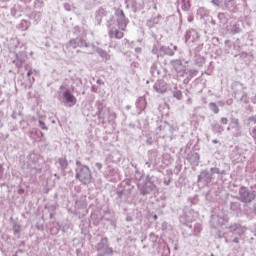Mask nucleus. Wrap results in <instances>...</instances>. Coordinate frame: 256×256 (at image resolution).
I'll return each instance as SVG.
<instances>
[{"label": "nucleus", "mask_w": 256, "mask_h": 256, "mask_svg": "<svg viewBox=\"0 0 256 256\" xmlns=\"http://www.w3.org/2000/svg\"><path fill=\"white\" fill-rule=\"evenodd\" d=\"M232 243H239V237H235V238L232 240Z\"/></svg>", "instance_id": "64"}, {"label": "nucleus", "mask_w": 256, "mask_h": 256, "mask_svg": "<svg viewBox=\"0 0 256 256\" xmlns=\"http://www.w3.org/2000/svg\"><path fill=\"white\" fill-rule=\"evenodd\" d=\"M220 122L222 123V125H227V123H229V120L227 118H225V117H222L220 119Z\"/></svg>", "instance_id": "52"}, {"label": "nucleus", "mask_w": 256, "mask_h": 256, "mask_svg": "<svg viewBox=\"0 0 256 256\" xmlns=\"http://www.w3.org/2000/svg\"><path fill=\"white\" fill-rule=\"evenodd\" d=\"M212 131L213 133H223L225 131V128L221 126L219 123L212 124Z\"/></svg>", "instance_id": "33"}, {"label": "nucleus", "mask_w": 256, "mask_h": 256, "mask_svg": "<svg viewBox=\"0 0 256 256\" xmlns=\"http://www.w3.org/2000/svg\"><path fill=\"white\" fill-rule=\"evenodd\" d=\"M160 19H161V16H156L147 20L146 22L147 27H149V29H152V27H155V25H159Z\"/></svg>", "instance_id": "23"}, {"label": "nucleus", "mask_w": 256, "mask_h": 256, "mask_svg": "<svg viewBox=\"0 0 256 256\" xmlns=\"http://www.w3.org/2000/svg\"><path fill=\"white\" fill-rule=\"evenodd\" d=\"M41 171V169L39 167H37V165L34 164V166L30 167V175H37V173H39Z\"/></svg>", "instance_id": "40"}, {"label": "nucleus", "mask_w": 256, "mask_h": 256, "mask_svg": "<svg viewBox=\"0 0 256 256\" xmlns=\"http://www.w3.org/2000/svg\"><path fill=\"white\" fill-rule=\"evenodd\" d=\"M218 19L222 25H227V22L229 21L225 13H218Z\"/></svg>", "instance_id": "35"}, {"label": "nucleus", "mask_w": 256, "mask_h": 256, "mask_svg": "<svg viewBox=\"0 0 256 256\" xmlns=\"http://www.w3.org/2000/svg\"><path fill=\"white\" fill-rule=\"evenodd\" d=\"M210 171H211L210 173H211L212 175H215V174H216V175H219V173H220L221 170H219V168H211Z\"/></svg>", "instance_id": "48"}, {"label": "nucleus", "mask_w": 256, "mask_h": 256, "mask_svg": "<svg viewBox=\"0 0 256 256\" xmlns=\"http://www.w3.org/2000/svg\"><path fill=\"white\" fill-rule=\"evenodd\" d=\"M24 67H25L26 71H28L27 77H31V75H33V69L31 68V66L29 64H26V65H24Z\"/></svg>", "instance_id": "44"}, {"label": "nucleus", "mask_w": 256, "mask_h": 256, "mask_svg": "<svg viewBox=\"0 0 256 256\" xmlns=\"http://www.w3.org/2000/svg\"><path fill=\"white\" fill-rule=\"evenodd\" d=\"M152 53L157 55V57H161V46H153Z\"/></svg>", "instance_id": "39"}, {"label": "nucleus", "mask_w": 256, "mask_h": 256, "mask_svg": "<svg viewBox=\"0 0 256 256\" xmlns=\"http://www.w3.org/2000/svg\"><path fill=\"white\" fill-rule=\"evenodd\" d=\"M25 61H27V53L25 52H18L15 54V60L13 61L15 67L19 70L23 68V65H25Z\"/></svg>", "instance_id": "15"}, {"label": "nucleus", "mask_w": 256, "mask_h": 256, "mask_svg": "<svg viewBox=\"0 0 256 256\" xmlns=\"http://www.w3.org/2000/svg\"><path fill=\"white\" fill-rule=\"evenodd\" d=\"M228 31H229V33H230L231 35H237V34L241 33V25L235 23V24H233V25L231 26L230 29H228Z\"/></svg>", "instance_id": "25"}, {"label": "nucleus", "mask_w": 256, "mask_h": 256, "mask_svg": "<svg viewBox=\"0 0 256 256\" xmlns=\"http://www.w3.org/2000/svg\"><path fill=\"white\" fill-rule=\"evenodd\" d=\"M213 181V174L209 172V170H201L198 175V183H202L203 185H209Z\"/></svg>", "instance_id": "14"}, {"label": "nucleus", "mask_w": 256, "mask_h": 256, "mask_svg": "<svg viewBox=\"0 0 256 256\" xmlns=\"http://www.w3.org/2000/svg\"><path fill=\"white\" fill-rule=\"evenodd\" d=\"M240 101L242 103H245V105H247L249 103V96H247V94L245 92H243Z\"/></svg>", "instance_id": "42"}, {"label": "nucleus", "mask_w": 256, "mask_h": 256, "mask_svg": "<svg viewBox=\"0 0 256 256\" xmlns=\"http://www.w3.org/2000/svg\"><path fill=\"white\" fill-rule=\"evenodd\" d=\"M27 17L33 21L34 25H39V23H41L43 14L39 11H33L32 13L28 14Z\"/></svg>", "instance_id": "21"}, {"label": "nucleus", "mask_w": 256, "mask_h": 256, "mask_svg": "<svg viewBox=\"0 0 256 256\" xmlns=\"http://www.w3.org/2000/svg\"><path fill=\"white\" fill-rule=\"evenodd\" d=\"M228 229H230L231 233H234V235H238L239 237H241V235H243L247 231L246 227L237 223L230 225Z\"/></svg>", "instance_id": "17"}, {"label": "nucleus", "mask_w": 256, "mask_h": 256, "mask_svg": "<svg viewBox=\"0 0 256 256\" xmlns=\"http://www.w3.org/2000/svg\"><path fill=\"white\" fill-rule=\"evenodd\" d=\"M208 107H209L210 111H212V113H215V115H217V113H219V106H217L216 103L210 102L208 104Z\"/></svg>", "instance_id": "36"}, {"label": "nucleus", "mask_w": 256, "mask_h": 256, "mask_svg": "<svg viewBox=\"0 0 256 256\" xmlns=\"http://www.w3.org/2000/svg\"><path fill=\"white\" fill-rule=\"evenodd\" d=\"M188 201H190L192 205H197V203H199V198L197 196L190 197Z\"/></svg>", "instance_id": "46"}, {"label": "nucleus", "mask_w": 256, "mask_h": 256, "mask_svg": "<svg viewBox=\"0 0 256 256\" xmlns=\"http://www.w3.org/2000/svg\"><path fill=\"white\" fill-rule=\"evenodd\" d=\"M11 16H12V17H21V6L15 4V5L11 8Z\"/></svg>", "instance_id": "26"}, {"label": "nucleus", "mask_w": 256, "mask_h": 256, "mask_svg": "<svg viewBox=\"0 0 256 256\" xmlns=\"http://www.w3.org/2000/svg\"><path fill=\"white\" fill-rule=\"evenodd\" d=\"M148 157H149V161L153 165H157V151H155V150L148 151Z\"/></svg>", "instance_id": "28"}, {"label": "nucleus", "mask_w": 256, "mask_h": 256, "mask_svg": "<svg viewBox=\"0 0 256 256\" xmlns=\"http://www.w3.org/2000/svg\"><path fill=\"white\" fill-rule=\"evenodd\" d=\"M138 189L141 195H151V193L157 191V185L153 183V177L147 176L146 181L138 185Z\"/></svg>", "instance_id": "4"}, {"label": "nucleus", "mask_w": 256, "mask_h": 256, "mask_svg": "<svg viewBox=\"0 0 256 256\" xmlns=\"http://www.w3.org/2000/svg\"><path fill=\"white\" fill-rule=\"evenodd\" d=\"M167 229V222L162 223V230L165 231Z\"/></svg>", "instance_id": "60"}, {"label": "nucleus", "mask_w": 256, "mask_h": 256, "mask_svg": "<svg viewBox=\"0 0 256 256\" xmlns=\"http://www.w3.org/2000/svg\"><path fill=\"white\" fill-rule=\"evenodd\" d=\"M76 175L75 178L82 183V185H89L91 183V169H89V166L82 165L81 161H76Z\"/></svg>", "instance_id": "1"}, {"label": "nucleus", "mask_w": 256, "mask_h": 256, "mask_svg": "<svg viewBox=\"0 0 256 256\" xmlns=\"http://www.w3.org/2000/svg\"><path fill=\"white\" fill-rule=\"evenodd\" d=\"M98 117L99 119H105V114L101 110L98 111Z\"/></svg>", "instance_id": "55"}, {"label": "nucleus", "mask_w": 256, "mask_h": 256, "mask_svg": "<svg viewBox=\"0 0 256 256\" xmlns=\"http://www.w3.org/2000/svg\"><path fill=\"white\" fill-rule=\"evenodd\" d=\"M96 251L98 256L113 255V248L109 247V239L107 237L101 238L96 245Z\"/></svg>", "instance_id": "6"}, {"label": "nucleus", "mask_w": 256, "mask_h": 256, "mask_svg": "<svg viewBox=\"0 0 256 256\" xmlns=\"http://www.w3.org/2000/svg\"><path fill=\"white\" fill-rule=\"evenodd\" d=\"M13 231H14V233H21V225L15 224L13 226Z\"/></svg>", "instance_id": "47"}, {"label": "nucleus", "mask_w": 256, "mask_h": 256, "mask_svg": "<svg viewBox=\"0 0 256 256\" xmlns=\"http://www.w3.org/2000/svg\"><path fill=\"white\" fill-rule=\"evenodd\" d=\"M230 209L236 212L241 211V204L239 202H232L230 204Z\"/></svg>", "instance_id": "38"}, {"label": "nucleus", "mask_w": 256, "mask_h": 256, "mask_svg": "<svg viewBox=\"0 0 256 256\" xmlns=\"http://www.w3.org/2000/svg\"><path fill=\"white\" fill-rule=\"evenodd\" d=\"M43 5H44L43 0H34L35 9H41V7H43Z\"/></svg>", "instance_id": "43"}, {"label": "nucleus", "mask_w": 256, "mask_h": 256, "mask_svg": "<svg viewBox=\"0 0 256 256\" xmlns=\"http://www.w3.org/2000/svg\"><path fill=\"white\" fill-rule=\"evenodd\" d=\"M141 51H142L141 47H136L135 48V53H141Z\"/></svg>", "instance_id": "63"}, {"label": "nucleus", "mask_w": 256, "mask_h": 256, "mask_svg": "<svg viewBox=\"0 0 256 256\" xmlns=\"http://www.w3.org/2000/svg\"><path fill=\"white\" fill-rule=\"evenodd\" d=\"M3 165L0 164V179H3Z\"/></svg>", "instance_id": "58"}, {"label": "nucleus", "mask_w": 256, "mask_h": 256, "mask_svg": "<svg viewBox=\"0 0 256 256\" xmlns=\"http://www.w3.org/2000/svg\"><path fill=\"white\" fill-rule=\"evenodd\" d=\"M147 103L145 102V99L143 98H138L136 100V108L141 111H144L145 107H146Z\"/></svg>", "instance_id": "29"}, {"label": "nucleus", "mask_w": 256, "mask_h": 256, "mask_svg": "<svg viewBox=\"0 0 256 256\" xmlns=\"http://www.w3.org/2000/svg\"><path fill=\"white\" fill-rule=\"evenodd\" d=\"M234 87H241L243 90L247 89V87H245V85H243L241 82H235Z\"/></svg>", "instance_id": "49"}, {"label": "nucleus", "mask_w": 256, "mask_h": 256, "mask_svg": "<svg viewBox=\"0 0 256 256\" xmlns=\"http://www.w3.org/2000/svg\"><path fill=\"white\" fill-rule=\"evenodd\" d=\"M110 19H115V26H117L120 31H127L129 19L125 16V12L122 9H115L114 15Z\"/></svg>", "instance_id": "2"}, {"label": "nucleus", "mask_w": 256, "mask_h": 256, "mask_svg": "<svg viewBox=\"0 0 256 256\" xmlns=\"http://www.w3.org/2000/svg\"><path fill=\"white\" fill-rule=\"evenodd\" d=\"M229 218L225 215L223 211H219L217 214H212L210 219V225L213 229H218V227H223L227 225Z\"/></svg>", "instance_id": "5"}, {"label": "nucleus", "mask_w": 256, "mask_h": 256, "mask_svg": "<svg viewBox=\"0 0 256 256\" xmlns=\"http://www.w3.org/2000/svg\"><path fill=\"white\" fill-rule=\"evenodd\" d=\"M199 32L195 29H190L186 31L185 39L186 43L191 45V43H198L199 42Z\"/></svg>", "instance_id": "16"}, {"label": "nucleus", "mask_w": 256, "mask_h": 256, "mask_svg": "<svg viewBox=\"0 0 256 256\" xmlns=\"http://www.w3.org/2000/svg\"><path fill=\"white\" fill-rule=\"evenodd\" d=\"M164 185H171V178H165L164 179Z\"/></svg>", "instance_id": "56"}, {"label": "nucleus", "mask_w": 256, "mask_h": 256, "mask_svg": "<svg viewBox=\"0 0 256 256\" xmlns=\"http://www.w3.org/2000/svg\"><path fill=\"white\" fill-rule=\"evenodd\" d=\"M172 96L174 99H177V101H181V99H183V92H181V90H177V88H174L172 91Z\"/></svg>", "instance_id": "34"}, {"label": "nucleus", "mask_w": 256, "mask_h": 256, "mask_svg": "<svg viewBox=\"0 0 256 256\" xmlns=\"http://www.w3.org/2000/svg\"><path fill=\"white\" fill-rule=\"evenodd\" d=\"M58 163L60 165L61 171L65 172L67 167H69V162L65 158H59Z\"/></svg>", "instance_id": "32"}, {"label": "nucleus", "mask_w": 256, "mask_h": 256, "mask_svg": "<svg viewBox=\"0 0 256 256\" xmlns=\"http://www.w3.org/2000/svg\"><path fill=\"white\" fill-rule=\"evenodd\" d=\"M187 63H189L188 61H185L184 59H176V60H171V65L173 66V68L175 69L177 75H179V77H185V75H187L188 70H187Z\"/></svg>", "instance_id": "8"}, {"label": "nucleus", "mask_w": 256, "mask_h": 256, "mask_svg": "<svg viewBox=\"0 0 256 256\" xmlns=\"http://www.w3.org/2000/svg\"><path fill=\"white\" fill-rule=\"evenodd\" d=\"M231 124H232L233 129H236L237 131H239V119L232 118Z\"/></svg>", "instance_id": "41"}, {"label": "nucleus", "mask_w": 256, "mask_h": 256, "mask_svg": "<svg viewBox=\"0 0 256 256\" xmlns=\"http://www.w3.org/2000/svg\"><path fill=\"white\" fill-rule=\"evenodd\" d=\"M248 120L252 121L253 123H256V117L255 116L249 117Z\"/></svg>", "instance_id": "61"}, {"label": "nucleus", "mask_w": 256, "mask_h": 256, "mask_svg": "<svg viewBox=\"0 0 256 256\" xmlns=\"http://www.w3.org/2000/svg\"><path fill=\"white\" fill-rule=\"evenodd\" d=\"M199 217V212L189 209L180 217V222H182L184 225H188V223H191V221H195Z\"/></svg>", "instance_id": "11"}, {"label": "nucleus", "mask_w": 256, "mask_h": 256, "mask_svg": "<svg viewBox=\"0 0 256 256\" xmlns=\"http://www.w3.org/2000/svg\"><path fill=\"white\" fill-rule=\"evenodd\" d=\"M255 191L249 190V188L242 186L239 189V199L242 203H251L255 200Z\"/></svg>", "instance_id": "9"}, {"label": "nucleus", "mask_w": 256, "mask_h": 256, "mask_svg": "<svg viewBox=\"0 0 256 256\" xmlns=\"http://www.w3.org/2000/svg\"><path fill=\"white\" fill-rule=\"evenodd\" d=\"M68 47H72V49H77V47H91V44H89L87 42V40L83 39L82 37H76V38H72L70 39V41L68 42Z\"/></svg>", "instance_id": "12"}, {"label": "nucleus", "mask_w": 256, "mask_h": 256, "mask_svg": "<svg viewBox=\"0 0 256 256\" xmlns=\"http://www.w3.org/2000/svg\"><path fill=\"white\" fill-rule=\"evenodd\" d=\"M190 7H191V4L189 3V0H181L182 11H189Z\"/></svg>", "instance_id": "37"}, {"label": "nucleus", "mask_w": 256, "mask_h": 256, "mask_svg": "<svg viewBox=\"0 0 256 256\" xmlns=\"http://www.w3.org/2000/svg\"><path fill=\"white\" fill-rule=\"evenodd\" d=\"M251 136L256 139V128H253L252 132H251Z\"/></svg>", "instance_id": "59"}, {"label": "nucleus", "mask_w": 256, "mask_h": 256, "mask_svg": "<svg viewBox=\"0 0 256 256\" xmlns=\"http://www.w3.org/2000/svg\"><path fill=\"white\" fill-rule=\"evenodd\" d=\"M95 167L96 169H98L99 171H101V169H103V164L99 163V162H96L95 163Z\"/></svg>", "instance_id": "54"}, {"label": "nucleus", "mask_w": 256, "mask_h": 256, "mask_svg": "<svg viewBox=\"0 0 256 256\" xmlns=\"http://www.w3.org/2000/svg\"><path fill=\"white\" fill-rule=\"evenodd\" d=\"M106 177H115L117 175V170L111 166H108L104 172Z\"/></svg>", "instance_id": "30"}, {"label": "nucleus", "mask_w": 256, "mask_h": 256, "mask_svg": "<svg viewBox=\"0 0 256 256\" xmlns=\"http://www.w3.org/2000/svg\"><path fill=\"white\" fill-rule=\"evenodd\" d=\"M125 195V190L122 191H117V196L119 197V199H122V197Z\"/></svg>", "instance_id": "51"}, {"label": "nucleus", "mask_w": 256, "mask_h": 256, "mask_svg": "<svg viewBox=\"0 0 256 256\" xmlns=\"http://www.w3.org/2000/svg\"><path fill=\"white\" fill-rule=\"evenodd\" d=\"M29 27H31V22H29L27 20H21L19 25H18V28L21 31H27V29H29Z\"/></svg>", "instance_id": "31"}, {"label": "nucleus", "mask_w": 256, "mask_h": 256, "mask_svg": "<svg viewBox=\"0 0 256 256\" xmlns=\"http://www.w3.org/2000/svg\"><path fill=\"white\" fill-rule=\"evenodd\" d=\"M158 129H159V131H163V129H169V124H166L165 126H164V128H163V126H159L158 127Z\"/></svg>", "instance_id": "57"}, {"label": "nucleus", "mask_w": 256, "mask_h": 256, "mask_svg": "<svg viewBox=\"0 0 256 256\" xmlns=\"http://www.w3.org/2000/svg\"><path fill=\"white\" fill-rule=\"evenodd\" d=\"M125 187H128V191H131V189H133V185H131V182L129 180L125 182Z\"/></svg>", "instance_id": "50"}, {"label": "nucleus", "mask_w": 256, "mask_h": 256, "mask_svg": "<svg viewBox=\"0 0 256 256\" xmlns=\"http://www.w3.org/2000/svg\"><path fill=\"white\" fill-rule=\"evenodd\" d=\"M226 104H227V105H233V99H228V100L226 101Z\"/></svg>", "instance_id": "62"}, {"label": "nucleus", "mask_w": 256, "mask_h": 256, "mask_svg": "<svg viewBox=\"0 0 256 256\" xmlns=\"http://www.w3.org/2000/svg\"><path fill=\"white\" fill-rule=\"evenodd\" d=\"M154 91H156V93H167V82H165V80H158L154 86H153Z\"/></svg>", "instance_id": "18"}, {"label": "nucleus", "mask_w": 256, "mask_h": 256, "mask_svg": "<svg viewBox=\"0 0 256 256\" xmlns=\"http://www.w3.org/2000/svg\"><path fill=\"white\" fill-rule=\"evenodd\" d=\"M201 156L197 152H192L188 154V161L192 167H199V161Z\"/></svg>", "instance_id": "19"}, {"label": "nucleus", "mask_w": 256, "mask_h": 256, "mask_svg": "<svg viewBox=\"0 0 256 256\" xmlns=\"http://www.w3.org/2000/svg\"><path fill=\"white\" fill-rule=\"evenodd\" d=\"M39 127L40 129H42V131H47L49 128L47 127V125L45 124V122H43V120H39Z\"/></svg>", "instance_id": "45"}, {"label": "nucleus", "mask_w": 256, "mask_h": 256, "mask_svg": "<svg viewBox=\"0 0 256 256\" xmlns=\"http://www.w3.org/2000/svg\"><path fill=\"white\" fill-rule=\"evenodd\" d=\"M202 231L203 226L200 223H195L194 225L186 224L185 227L183 228L182 235L183 237H191V235L199 237Z\"/></svg>", "instance_id": "7"}, {"label": "nucleus", "mask_w": 256, "mask_h": 256, "mask_svg": "<svg viewBox=\"0 0 256 256\" xmlns=\"http://www.w3.org/2000/svg\"><path fill=\"white\" fill-rule=\"evenodd\" d=\"M164 55H168L169 57H173L175 55V50L171 47L167 46H160V57H163Z\"/></svg>", "instance_id": "22"}, {"label": "nucleus", "mask_w": 256, "mask_h": 256, "mask_svg": "<svg viewBox=\"0 0 256 256\" xmlns=\"http://www.w3.org/2000/svg\"><path fill=\"white\" fill-rule=\"evenodd\" d=\"M74 33L76 35H79V33H81V27H79V26L74 27Z\"/></svg>", "instance_id": "53"}, {"label": "nucleus", "mask_w": 256, "mask_h": 256, "mask_svg": "<svg viewBox=\"0 0 256 256\" xmlns=\"http://www.w3.org/2000/svg\"><path fill=\"white\" fill-rule=\"evenodd\" d=\"M211 3L214 4L215 7L230 11V13L235 11V0H212Z\"/></svg>", "instance_id": "10"}, {"label": "nucleus", "mask_w": 256, "mask_h": 256, "mask_svg": "<svg viewBox=\"0 0 256 256\" xmlns=\"http://www.w3.org/2000/svg\"><path fill=\"white\" fill-rule=\"evenodd\" d=\"M105 15V10L103 8H99L98 11H96V22L97 25H100L101 21H103V16Z\"/></svg>", "instance_id": "27"}, {"label": "nucleus", "mask_w": 256, "mask_h": 256, "mask_svg": "<svg viewBox=\"0 0 256 256\" xmlns=\"http://www.w3.org/2000/svg\"><path fill=\"white\" fill-rule=\"evenodd\" d=\"M106 27L108 29V37L110 39H123L125 37V33H123V30H119L115 26V18H110L106 22Z\"/></svg>", "instance_id": "3"}, {"label": "nucleus", "mask_w": 256, "mask_h": 256, "mask_svg": "<svg viewBox=\"0 0 256 256\" xmlns=\"http://www.w3.org/2000/svg\"><path fill=\"white\" fill-rule=\"evenodd\" d=\"M62 103L67 107H74L77 104V98L71 94V91L66 90L62 93Z\"/></svg>", "instance_id": "13"}, {"label": "nucleus", "mask_w": 256, "mask_h": 256, "mask_svg": "<svg viewBox=\"0 0 256 256\" xmlns=\"http://www.w3.org/2000/svg\"><path fill=\"white\" fill-rule=\"evenodd\" d=\"M197 15L200 17V19H205V17H209V10H207L205 7H200L197 10Z\"/></svg>", "instance_id": "24"}, {"label": "nucleus", "mask_w": 256, "mask_h": 256, "mask_svg": "<svg viewBox=\"0 0 256 256\" xmlns=\"http://www.w3.org/2000/svg\"><path fill=\"white\" fill-rule=\"evenodd\" d=\"M94 51H96V53L99 55V57H101V59H103L104 61H110L111 60V54L107 53V51H105L102 48H99L95 45H92Z\"/></svg>", "instance_id": "20"}]
</instances>
